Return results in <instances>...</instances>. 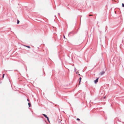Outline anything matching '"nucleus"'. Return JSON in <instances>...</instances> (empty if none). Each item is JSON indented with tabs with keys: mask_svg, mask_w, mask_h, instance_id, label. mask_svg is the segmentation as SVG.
Here are the masks:
<instances>
[{
	"mask_svg": "<svg viewBox=\"0 0 124 124\" xmlns=\"http://www.w3.org/2000/svg\"><path fill=\"white\" fill-rule=\"evenodd\" d=\"M98 78L94 80V82L95 84H96L98 82Z\"/></svg>",
	"mask_w": 124,
	"mask_h": 124,
	"instance_id": "nucleus-1",
	"label": "nucleus"
},
{
	"mask_svg": "<svg viewBox=\"0 0 124 124\" xmlns=\"http://www.w3.org/2000/svg\"><path fill=\"white\" fill-rule=\"evenodd\" d=\"M104 73V72L103 71H102L100 74L101 75H103Z\"/></svg>",
	"mask_w": 124,
	"mask_h": 124,
	"instance_id": "nucleus-2",
	"label": "nucleus"
},
{
	"mask_svg": "<svg viewBox=\"0 0 124 124\" xmlns=\"http://www.w3.org/2000/svg\"><path fill=\"white\" fill-rule=\"evenodd\" d=\"M43 115L46 118L47 117V116L45 114H43Z\"/></svg>",
	"mask_w": 124,
	"mask_h": 124,
	"instance_id": "nucleus-3",
	"label": "nucleus"
},
{
	"mask_svg": "<svg viewBox=\"0 0 124 124\" xmlns=\"http://www.w3.org/2000/svg\"><path fill=\"white\" fill-rule=\"evenodd\" d=\"M28 105L29 106V107H30L31 106V104L30 103H28Z\"/></svg>",
	"mask_w": 124,
	"mask_h": 124,
	"instance_id": "nucleus-4",
	"label": "nucleus"
},
{
	"mask_svg": "<svg viewBox=\"0 0 124 124\" xmlns=\"http://www.w3.org/2000/svg\"><path fill=\"white\" fill-rule=\"evenodd\" d=\"M81 77H80V78H79V80H80V81H79V83H80V82H81Z\"/></svg>",
	"mask_w": 124,
	"mask_h": 124,
	"instance_id": "nucleus-5",
	"label": "nucleus"
},
{
	"mask_svg": "<svg viewBox=\"0 0 124 124\" xmlns=\"http://www.w3.org/2000/svg\"><path fill=\"white\" fill-rule=\"evenodd\" d=\"M46 118H47L48 121L49 122V118H48V117H47Z\"/></svg>",
	"mask_w": 124,
	"mask_h": 124,
	"instance_id": "nucleus-6",
	"label": "nucleus"
},
{
	"mask_svg": "<svg viewBox=\"0 0 124 124\" xmlns=\"http://www.w3.org/2000/svg\"><path fill=\"white\" fill-rule=\"evenodd\" d=\"M19 23V21L18 20L17 21V24H18Z\"/></svg>",
	"mask_w": 124,
	"mask_h": 124,
	"instance_id": "nucleus-7",
	"label": "nucleus"
},
{
	"mask_svg": "<svg viewBox=\"0 0 124 124\" xmlns=\"http://www.w3.org/2000/svg\"><path fill=\"white\" fill-rule=\"evenodd\" d=\"M122 6L123 7H124V4L123 3H122Z\"/></svg>",
	"mask_w": 124,
	"mask_h": 124,
	"instance_id": "nucleus-8",
	"label": "nucleus"
},
{
	"mask_svg": "<svg viewBox=\"0 0 124 124\" xmlns=\"http://www.w3.org/2000/svg\"><path fill=\"white\" fill-rule=\"evenodd\" d=\"M26 47H28V48H30V47L29 46H26Z\"/></svg>",
	"mask_w": 124,
	"mask_h": 124,
	"instance_id": "nucleus-9",
	"label": "nucleus"
},
{
	"mask_svg": "<svg viewBox=\"0 0 124 124\" xmlns=\"http://www.w3.org/2000/svg\"><path fill=\"white\" fill-rule=\"evenodd\" d=\"M77 120H78V121L80 120V119L78 118H77Z\"/></svg>",
	"mask_w": 124,
	"mask_h": 124,
	"instance_id": "nucleus-10",
	"label": "nucleus"
},
{
	"mask_svg": "<svg viewBox=\"0 0 124 124\" xmlns=\"http://www.w3.org/2000/svg\"><path fill=\"white\" fill-rule=\"evenodd\" d=\"M4 75H4V74H3V77H2L3 78H4Z\"/></svg>",
	"mask_w": 124,
	"mask_h": 124,
	"instance_id": "nucleus-11",
	"label": "nucleus"
},
{
	"mask_svg": "<svg viewBox=\"0 0 124 124\" xmlns=\"http://www.w3.org/2000/svg\"><path fill=\"white\" fill-rule=\"evenodd\" d=\"M105 97H106L105 96V97H103V98H104V99H105Z\"/></svg>",
	"mask_w": 124,
	"mask_h": 124,
	"instance_id": "nucleus-12",
	"label": "nucleus"
},
{
	"mask_svg": "<svg viewBox=\"0 0 124 124\" xmlns=\"http://www.w3.org/2000/svg\"><path fill=\"white\" fill-rule=\"evenodd\" d=\"M78 73V72H76V73L77 74Z\"/></svg>",
	"mask_w": 124,
	"mask_h": 124,
	"instance_id": "nucleus-13",
	"label": "nucleus"
},
{
	"mask_svg": "<svg viewBox=\"0 0 124 124\" xmlns=\"http://www.w3.org/2000/svg\"><path fill=\"white\" fill-rule=\"evenodd\" d=\"M64 37L65 38V37L64 36Z\"/></svg>",
	"mask_w": 124,
	"mask_h": 124,
	"instance_id": "nucleus-14",
	"label": "nucleus"
},
{
	"mask_svg": "<svg viewBox=\"0 0 124 124\" xmlns=\"http://www.w3.org/2000/svg\"><path fill=\"white\" fill-rule=\"evenodd\" d=\"M27 101H29V100L28 99H27Z\"/></svg>",
	"mask_w": 124,
	"mask_h": 124,
	"instance_id": "nucleus-15",
	"label": "nucleus"
},
{
	"mask_svg": "<svg viewBox=\"0 0 124 124\" xmlns=\"http://www.w3.org/2000/svg\"><path fill=\"white\" fill-rule=\"evenodd\" d=\"M90 16H92V15H90Z\"/></svg>",
	"mask_w": 124,
	"mask_h": 124,
	"instance_id": "nucleus-16",
	"label": "nucleus"
}]
</instances>
